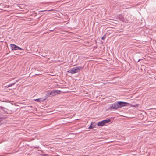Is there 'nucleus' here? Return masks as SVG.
<instances>
[{"mask_svg": "<svg viewBox=\"0 0 156 156\" xmlns=\"http://www.w3.org/2000/svg\"><path fill=\"white\" fill-rule=\"evenodd\" d=\"M0 109H1L2 110H3V111H5L4 110V109H5V108L2 107V106H0Z\"/></svg>", "mask_w": 156, "mask_h": 156, "instance_id": "ddd939ff", "label": "nucleus"}, {"mask_svg": "<svg viewBox=\"0 0 156 156\" xmlns=\"http://www.w3.org/2000/svg\"><path fill=\"white\" fill-rule=\"evenodd\" d=\"M52 10H49V11H51Z\"/></svg>", "mask_w": 156, "mask_h": 156, "instance_id": "dca6fc26", "label": "nucleus"}, {"mask_svg": "<svg viewBox=\"0 0 156 156\" xmlns=\"http://www.w3.org/2000/svg\"><path fill=\"white\" fill-rule=\"evenodd\" d=\"M140 60H141V59H139L138 60V62L140 61Z\"/></svg>", "mask_w": 156, "mask_h": 156, "instance_id": "2eb2a0df", "label": "nucleus"}, {"mask_svg": "<svg viewBox=\"0 0 156 156\" xmlns=\"http://www.w3.org/2000/svg\"><path fill=\"white\" fill-rule=\"evenodd\" d=\"M18 81V80H17L15 82H14V83H11V84H10L7 86H5V88H8V87H11L12 86L14 85L15 84H16V83Z\"/></svg>", "mask_w": 156, "mask_h": 156, "instance_id": "1a4fd4ad", "label": "nucleus"}, {"mask_svg": "<svg viewBox=\"0 0 156 156\" xmlns=\"http://www.w3.org/2000/svg\"><path fill=\"white\" fill-rule=\"evenodd\" d=\"M10 46L12 50H23L20 47L14 44H10Z\"/></svg>", "mask_w": 156, "mask_h": 156, "instance_id": "39448f33", "label": "nucleus"}, {"mask_svg": "<svg viewBox=\"0 0 156 156\" xmlns=\"http://www.w3.org/2000/svg\"><path fill=\"white\" fill-rule=\"evenodd\" d=\"M105 125V124H104V123L103 120L99 122L98 124V125L99 126H102Z\"/></svg>", "mask_w": 156, "mask_h": 156, "instance_id": "6e6552de", "label": "nucleus"}, {"mask_svg": "<svg viewBox=\"0 0 156 156\" xmlns=\"http://www.w3.org/2000/svg\"><path fill=\"white\" fill-rule=\"evenodd\" d=\"M5 117L4 116H0V122L3 120V119H5ZM2 124V123L0 122V125Z\"/></svg>", "mask_w": 156, "mask_h": 156, "instance_id": "9b49d317", "label": "nucleus"}, {"mask_svg": "<svg viewBox=\"0 0 156 156\" xmlns=\"http://www.w3.org/2000/svg\"><path fill=\"white\" fill-rule=\"evenodd\" d=\"M60 92L61 91L59 90L52 91L48 94V96H49L50 95H52L53 96H54L57 94H59Z\"/></svg>", "mask_w": 156, "mask_h": 156, "instance_id": "20e7f679", "label": "nucleus"}, {"mask_svg": "<svg viewBox=\"0 0 156 156\" xmlns=\"http://www.w3.org/2000/svg\"><path fill=\"white\" fill-rule=\"evenodd\" d=\"M108 108L110 110H117L118 108H119L118 102L116 101L114 104L110 105Z\"/></svg>", "mask_w": 156, "mask_h": 156, "instance_id": "f257e3e1", "label": "nucleus"}, {"mask_svg": "<svg viewBox=\"0 0 156 156\" xmlns=\"http://www.w3.org/2000/svg\"><path fill=\"white\" fill-rule=\"evenodd\" d=\"M94 128V127L93 126H92L91 125L89 127V128L88 129H93Z\"/></svg>", "mask_w": 156, "mask_h": 156, "instance_id": "f8f14e48", "label": "nucleus"}, {"mask_svg": "<svg viewBox=\"0 0 156 156\" xmlns=\"http://www.w3.org/2000/svg\"><path fill=\"white\" fill-rule=\"evenodd\" d=\"M80 67H77L73 68L70 71V73L72 74H75L76 73L79 72L80 69H82Z\"/></svg>", "mask_w": 156, "mask_h": 156, "instance_id": "7ed1b4c3", "label": "nucleus"}, {"mask_svg": "<svg viewBox=\"0 0 156 156\" xmlns=\"http://www.w3.org/2000/svg\"><path fill=\"white\" fill-rule=\"evenodd\" d=\"M110 121V119H109L103 120L105 125L106 123L109 122Z\"/></svg>", "mask_w": 156, "mask_h": 156, "instance_id": "9d476101", "label": "nucleus"}, {"mask_svg": "<svg viewBox=\"0 0 156 156\" xmlns=\"http://www.w3.org/2000/svg\"><path fill=\"white\" fill-rule=\"evenodd\" d=\"M102 38V40L105 39L104 37V36H103V37H102V38Z\"/></svg>", "mask_w": 156, "mask_h": 156, "instance_id": "4468645a", "label": "nucleus"}, {"mask_svg": "<svg viewBox=\"0 0 156 156\" xmlns=\"http://www.w3.org/2000/svg\"><path fill=\"white\" fill-rule=\"evenodd\" d=\"M119 108H121L123 107L126 106L128 103L122 101H118Z\"/></svg>", "mask_w": 156, "mask_h": 156, "instance_id": "423d86ee", "label": "nucleus"}, {"mask_svg": "<svg viewBox=\"0 0 156 156\" xmlns=\"http://www.w3.org/2000/svg\"><path fill=\"white\" fill-rule=\"evenodd\" d=\"M117 19L126 23H128L129 22L128 20L125 18L121 14H120L117 16Z\"/></svg>", "mask_w": 156, "mask_h": 156, "instance_id": "f03ea898", "label": "nucleus"}, {"mask_svg": "<svg viewBox=\"0 0 156 156\" xmlns=\"http://www.w3.org/2000/svg\"><path fill=\"white\" fill-rule=\"evenodd\" d=\"M46 100V99H44L43 98H39L36 99H34V101L38 102H41L44 101Z\"/></svg>", "mask_w": 156, "mask_h": 156, "instance_id": "0eeeda50", "label": "nucleus"}]
</instances>
